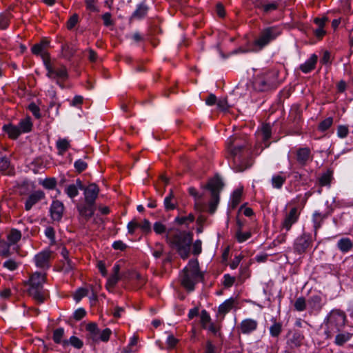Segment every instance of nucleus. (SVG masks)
<instances>
[{"mask_svg": "<svg viewBox=\"0 0 353 353\" xmlns=\"http://www.w3.org/2000/svg\"><path fill=\"white\" fill-rule=\"evenodd\" d=\"M226 145L231 161L230 166L235 172H243L251 166L246 140L237 137H230Z\"/></svg>", "mask_w": 353, "mask_h": 353, "instance_id": "obj_1", "label": "nucleus"}, {"mask_svg": "<svg viewBox=\"0 0 353 353\" xmlns=\"http://www.w3.org/2000/svg\"><path fill=\"white\" fill-rule=\"evenodd\" d=\"M165 240L172 248L176 250L182 259L185 260L189 257L193 241L192 232L176 230L173 235L167 234Z\"/></svg>", "mask_w": 353, "mask_h": 353, "instance_id": "obj_2", "label": "nucleus"}, {"mask_svg": "<svg viewBox=\"0 0 353 353\" xmlns=\"http://www.w3.org/2000/svg\"><path fill=\"white\" fill-rule=\"evenodd\" d=\"M346 322L347 316L344 311L339 309L331 310L324 320L327 339H330L334 334L341 332Z\"/></svg>", "mask_w": 353, "mask_h": 353, "instance_id": "obj_3", "label": "nucleus"}, {"mask_svg": "<svg viewBox=\"0 0 353 353\" xmlns=\"http://www.w3.org/2000/svg\"><path fill=\"white\" fill-rule=\"evenodd\" d=\"M203 274L199 270L197 259L190 260L189 267L184 268L181 275V285L188 291H193L195 285L203 279Z\"/></svg>", "mask_w": 353, "mask_h": 353, "instance_id": "obj_4", "label": "nucleus"}, {"mask_svg": "<svg viewBox=\"0 0 353 353\" xmlns=\"http://www.w3.org/2000/svg\"><path fill=\"white\" fill-rule=\"evenodd\" d=\"M46 274L36 272L30 275L27 283L29 288L27 292L38 303H42L45 301L46 292L43 289Z\"/></svg>", "mask_w": 353, "mask_h": 353, "instance_id": "obj_5", "label": "nucleus"}, {"mask_svg": "<svg viewBox=\"0 0 353 353\" xmlns=\"http://www.w3.org/2000/svg\"><path fill=\"white\" fill-rule=\"evenodd\" d=\"M43 61L48 71L47 76L51 79H57V83L63 88V85L60 83V80L65 81L68 77L65 66L56 61H52L47 54L43 55Z\"/></svg>", "mask_w": 353, "mask_h": 353, "instance_id": "obj_6", "label": "nucleus"}, {"mask_svg": "<svg viewBox=\"0 0 353 353\" xmlns=\"http://www.w3.org/2000/svg\"><path fill=\"white\" fill-rule=\"evenodd\" d=\"M223 183L221 179L216 176L209 181V182L203 187L205 189L210 192L211 199L209 203L208 212L212 214L216 210L217 205L220 200V192L223 188Z\"/></svg>", "mask_w": 353, "mask_h": 353, "instance_id": "obj_7", "label": "nucleus"}, {"mask_svg": "<svg viewBox=\"0 0 353 353\" xmlns=\"http://www.w3.org/2000/svg\"><path fill=\"white\" fill-rule=\"evenodd\" d=\"M281 34V30L278 26H270L263 29L254 41V44L260 50L275 40Z\"/></svg>", "mask_w": 353, "mask_h": 353, "instance_id": "obj_8", "label": "nucleus"}, {"mask_svg": "<svg viewBox=\"0 0 353 353\" xmlns=\"http://www.w3.org/2000/svg\"><path fill=\"white\" fill-rule=\"evenodd\" d=\"M53 252L50 250H45L34 256L35 264L37 267L47 270L50 267V261L53 259Z\"/></svg>", "mask_w": 353, "mask_h": 353, "instance_id": "obj_9", "label": "nucleus"}, {"mask_svg": "<svg viewBox=\"0 0 353 353\" xmlns=\"http://www.w3.org/2000/svg\"><path fill=\"white\" fill-rule=\"evenodd\" d=\"M312 240L310 234L303 233L296 238L294 243L295 252L301 254L305 252L307 249L311 245Z\"/></svg>", "mask_w": 353, "mask_h": 353, "instance_id": "obj_10", "label": "nucleus"}, {"mask_svg": "<svg viewBox=\"0 0 353 353\" xmlns=\"http://www.w3.org/2000/svg\"><path fill=\"white\" fill-rule=\"evenodd\" d=\"M299 216V213L298 212V208L296 207L291 208L290 212L285 215L281 223V229H284L286 232H288L291 229L292 225L297 222Z\"/></svg>", "mask_w": 353, "mask_h": 353, "instance_id": "obj_11", "label": "nucleus"}, {"mask_svg": "<svg viewBox=\"0 0 353 353\" xmlns=\"http://www.w3.org/2000/svg\"><path fill=\"white\" fill-rule=\"evenodd\" d=\"M296 159L300 165H306L308 161H312L310 149L307 147L299 148L296 152Z\"/></svg>", "mask_w": 353, "mask_h": 353, "instance_id": "obj_12", "label": "nucleus"}, {"mask_svg": "<svg viewBox=\"0 0 353 353\" xmlns=\"http://www.w3.org/2000/svg\"><path fill=\"white\" fill-rule=\"evenodd\" d=\"M258 327V322L252 319H246L241 321L237 329L243 334H249L255 331Z\"/></svg>", "mask_w": 353, "mask_h": 353, "instance_id": "obj_13", "label": "nucleus"}, {"mask_svg": "<svg viewBox=\"0 0 353 353\" xmlns=\"http://www.w3.org/2000/svg\"><path fill=\"white\" fill-rule=\"evenodd\" d=\"M22 120H21L17 125L9 123L3 126L2 130L5 132L8 137L11 139H17L21 133Z\"/></svg>", "mask_w": 353, "mask_h": 353, "instance_id": "obj_14", "label": "nucleus"}, {"mask_svg": "<svg viewBox=\"0 0 353 353\" xmlns=\"http://www.w3.org/2000/svg\"><path fill=\"white\" fill-rule=\"evenodd\" d=\"M63 210L64 206L62 202L58 200L53 201L50 209L52 219L59 221L63 216Z\"/></svg>", "mask_w": 353, "mask_h": 353, "instance_id": "obj_15", "label": "nucleus"}, {"mask_svg": "<svg viewBox=\"0 0 353 353\" xmlns=\"http://www.w3.org/2000/svg\"><path fill=\"white\" fill-rule=\"evenodd\" d=\"M99 188L95 183L90 184L84 190L85 202L95 203V201L98 196Z\"/></svg>", "mask_w": 353, "mask_h": 353, "instance_id": "obj_16", "label": "nucleus"}, {"mask_svg": "<svg viewBox=\"0 0 353 353\" xmlns=\"http://www.w3.org/2000/svg\"><path fill=\"white\" fill-rule=\"evenodd\" d=\"M77 210L81 216L86 219L91 218L96 210L95 203H85L84 204H79L77 206Z\"/></svg>", "mask_w": 353, "mask_h": 353, "instance_id": "obj_17", "label": "nucleus"}, {"mask_svg": "<svg viewBox=\"0 0 353 353\" xmlns=\"http://www.w3.org/2000/svg\"><path fill=\"white\" fill-rule=\"evenodd\" d=\"M189 194L194 197L195 200L194 209L199 212H201L205 209V204L201 202L203 194H199L196 188L190 187L188 188Z\"/></svg>", "mask_w": 353, "mask_h": 353, "instance_id": "obj_18", "label": "nucleus"}, {"mask_svg": "<svg viewBox=\"0 0 353 353\" xmlns=\"http://www.w3.org/2000/svg\"><path fill=\"white\" fill-rule=\"evenodd\" d=\"M45 194L41 190H37L29 195L28 197L26 203L25 208L26 210H30L33 205L37 203L39 201L44 199Z\"/></svg>", "mask_w": 353, "mask_h": 353, "instance_id": "obj_19", "label": "nucleus"}, {"mask_svg": "<svg viewBox=\"0 0 353 353\" xmlns=\"http://www.w3.org/2000/svg\"><path fill=\"white\" fill-rule=\"evenodd\" d=\"M148 7L144 3H141L139 4L137 7V9L132 13L131 17H130V22H132L134 19H141L145 17L148 13Z\"/></svg>", "mask_w": 353, "mask_h": 353, "instance_id": "obj_20", "label": "nucleus"}, {"mask_svg": "<svg viewBox=\"0 0 353 353\" xmlns=\"http://www.w3.org/2000/svg\"><path fill=\"white\" fill-rule=\"evenodd\" d=\"M331 212L332 210H330L325 214H322L318 211H315L314 212L312 215V221L315 231L321 227L323 221L331 214Z\"/></svg>", "mask_w": 353, "mask_h": 353, "instance_id": "obj_21", "label": "nucleus"}, {"mask_svg": "<svg viewBox=\"0 0 353 353\" xmlns=\"http://www.w3.org/2000/svg\"><path fill=\"white\" fill-rule=\"evenodd\" d=\"M317 60L318 57L315 54H312L310 59H308L304 63L300 65V70L303 73L310 72L315 68Z\"/></svg>", "mask_w": 353, "mask_h": 353, "instance_id": "obj_22", "label": "nucleus"}, {"mask_svg": "<svg viewBox=\"0 0 353 353\" xmlns=\"http://www.w3.org/2000/svg\"><path fill=\"white\" fill-rule=\"evenodd\" d=\"M21 231L17 229H12L10 232L7 234V243L12 246V250H16V244L21 239Z\"/></svg>", "mask_w": 353, "mask_h": 353, "instance_id": "obj_23", "label": "nucleus"}, {"mask_svg": "<svg viewBox=\"0 0 353 353\" xmlns=\"http://www.w3.org/2000/svg\"><path fill=\"white\" fill-rule=\"evenodd\" d=\"M307 303L309 307L315 312H319L323 307L322 298L319 295H313L310 296Z\"/></svg>", "mask_w": 353, "mask_h": 353, "instance_id": "obj_24", "label": "nucleus"}, {"mask_svg": "<svg viewBox=\"0 0 353 353\" xmlns=\"http://www.w3.org/2000/svg\"><path fill=\"white\" fill-rule=\"evenodd\" d=\"M304 336L303 334L299 332H295L288 340V345H290L291 348L299 347L301 345Z\"/></svg>", "mask_w": 353, "mask_h": 353, "instance_id": "obj_25", "label": "nucleus"}, {"mask_svg": "<svg viewBox=\"0 0 353 353\" xmlns=\"http://www.w3.org/2000/svg\"><path fill=\"white\" fill-rule=\"evenodd\" d=\"M256 86L259 91L265 92L276 88V85L265 79H259L256 81Z\"/></svg>", "mask_w": 353, "mask_h": 353, "instance_id": "obj_26", "label": "nucleus"}, {"mask_svg": "<svg viewBox=\"0 0 353 353\" xmlns=\"http://www.w3.org/2000/svg\"><path fill=\"white\" fill-rule=\"evenodd\" d=\"M337 248L342 252H347L353 248V243L349 238H342L338 241Z\"/></svg>", "mask_w": 353, "mask_h": 353, "instance_id": "obj_27", "label": "nucleus"}, {"mask_svg": "<svg viewBox=\"0 0 353 353\" xmlns=\"http://www.w3.org/2000/svg\"><path fill=\"white\" fill-rule=\"evenodd\" d=\"M234 302L235 300L233 298H230L225 301L222 304L219 305V313L225 315L229 312L233 307Z\"/></svg>", "mask_w": 353, "mask_h": 353, "instance_id": "obj_28", "label": "nucleus"}, {"mask_svg": "<svg viewBox=\"0 0 353 353\" xmlns=\"http://www.w3.org/2000/svg\"><path fill=\"white\" fill-rule=\"evenodd\" d=\"M335 336L334 343L338 346H343L347 342L352 336V334L349 332H337Z\"/></svg>", "mask_w": 353, "mask_h": 353, "instance_id": "obj_29", "label": "nucleus"}, {"mask_svg": "<svg viewBox=\"0 0 353 353\" xmlns=\"http://www.w3.org/2000/svg\"><path fill=\"white\" fill-rule=\"evenodd\" d=\"M12 246L10 245L6 240H0V256L8 257L12 253Z\"/></svg>", "mask_w": 353, "mask_h": 353, "instance_id": "obj_30", "label": "nucleus"}, {"mask_svg": "<svg viewBox=\"0 0 353 353\" xmlns=\"http://www.w3.org/2000/svg\"><path fill=\"white\" fill-rule=\"evenodd\" d=\"M273 324L270 327V333L272 337H278L282 332V324L276 322L275 319H272Z\"/></svg>", "mask_w": 353, "mask_h": 353, "instance_id": "obj_31", "label": "nucleus"}, {"mask_svg": "<svg viewBox=\"0 0 353 353\" xmlns=\"http://www.w3.org/2000/svg\"><path fill=\"white\" fill-rule=\"evenodd\" d=\"M174 194L172 190L170 191L168 196L164 199V206L166 211L172 210L176 208V204L172 202Z\"/></svg>", "mask_w": 353, "mask_h": 353, "instance_id": "obj_32", "label": "nucleus"}, {"mask_svg": "<svg viewBox=\"0 0 353 353\" xmlns=\"http://www.w3.org/2000/svg\"><path fill=\"white\" fill-rule=\"evenodd\" d=\"M286 181V177L281 175H274L272 178V184L274 188L280 189Z\"/></svg>", "mask_w": 353, "mask_h": 353, "instance_id": "obj_33", "label": "nucleus"}, {"mask_svg": "<svg viewBox=\"0 0 353 353\" xmlns=\"http://www.w3.org/2000/svg\"><path fill=\"white\" fill-rule=\"evenodd\" d=\"M243 192V188H238L235 190L232 195V206L233 208H236L240 203Z\"/></svg>", "mask_w": 353, "mask_h": 353, "instance_id": "obj_34", "label": "nucleus"}, {"mask_svg": "<svg viewBox=\"0 0 353 353\" xmlns=\"http://www.w3.org/2000/svg\"><path fill=\"white\" fill-rule=\"evenodd\" d=\"M280 3L281 0H276L271 3H265L263 6V12L265 14H268L274 10H277L279 8Z\"/></svg>", "mask_w": 353, "mask_h": 353, "instance_id": "obj_35", "label": "nucleus"}, {"mask_svg": "<svg viewBox=\"0 0 353 353\" xmlns=\"http://www.w3.org/2000/svg\"><path fill=\"white\" fill-rule=\"evenodd\" d=\"M194 219V214L190 213L186 216H176L174 219V222L179 225L188 224L189 223H192Z\"/></svg>", "mask_w": 353, "mask_h": 353, "instance_id": "obj_36", "label": "nucleus"}, {"mask_svg": "<svg viewBox=\"0 0 353 353\" xmlns=\"http://www.w3.org/2000/svg\"><path fill=\"white\" fill-rule=\"evenodd\" d=\"M251 236L252 233L250 232H243L240 230L236 231L235 236L239 243H243L247 241L251 237Z\"/></svg>", "mask_w": 353, "mask_h": 353, "instance_id": "obj_37", "label": "nucleus"}, {"mask_svg": "<svg viewBox=\"0 0 353 353\" xmlns=\"http://www.w3.org/2000/svg\"><path fill=\"white\" fill-rule=\"evenodd\" d=\"M307 302L304 297H299L294 303V308L296 311L302 312L306 308Z\"/></svg>", "mask_w": 353, "mask_h": 353, "instance_id": "obj_38", "label": "nucleus"}, {"mask_svg": "<svg viewBox=\"0 0 353 353\" xmlns=\"http://www.w3.org/2000/svg\"><path fill=\"white\" fill-rule=\"evenodd\" d=\"M74 168L77 172L81 173L88 168V163L83 159H78L74 163Z\"/></svg>", "mask_w": 353, "mask_h": 353, "instance_id": "obj_39", "label": "nucleus"}, {"mask_svg": "<svg viewBox=\"0 0 353 353\" xmlns=\"http://www.w3.org/2000/svg\"><path fill=\"white\" fill-rule=\"evenodd\" d=\"M57 148L62 154L70 148V143L67 139H59L57 142Z\"/></svg>", "mask_w": 353, "mask_h": 353, "instance_id": "obj_40", "label": "nucleus"}, {"mask_svg": "<svg viewBox=\"0 0 353 353\" xmlns=\"http://www.w3.org/2000/svg\"><path fill=\"white\" fill-rule=\"evenodd\" d=\"M332 117H327L319 123L318 128L320 131L325 132L332 125Z\"/></svg>", "mask_w": 353, "mask_h": 353, "instance_id": "obj_41", "label": "nucleus"}, {"mask_svg": "<svg viewBox=\"0 0 353 353\" xmlns=\"http://www.w3.org/2000/svg\"><path fill=\"white\" fill-rule=\"evenodd\" d=\"M61 50L63 56L67 59L71 58L75 52V50L72 48H71L68 43L63 44L61 46Z\"/></svg>", "mask_w": 353, "mask_h": 353, "instance_id": "obj_42", "label": "nucleus"}, {"mask_svg": "<svg viewBox=\"0 0 353 353\" xmlns=\"http://www.w3.org/2000/svg\"><path fill=\"white\" fill-rule=\"evenodd\" d=\"M64 334V330L62 327L57 328L53 332V341L59 344L62 343L61 339Z\"/></svg>", "mask_w": 353, "mask_h": 353, "instance_id": "obj_43", "label": "nucleus"}, {"mask_svg": "<svg viewBox=\"0 0 353 353\" xmlns=\"http://www.w3.org/2000/svg\"><path fill=\"white\" fill-rule=\"evenodd\" d=\"M67 195L72 199L78 195L79 191L77 190V187L74 184L69 185L65 190Z\"/></svg>", "mask_w": 353, "mask_h": 353, "instance_id": "obj_44", "label": "nucleus"}, {"mask_svg": "<svg viewBox=\"0 0 353 353\" xmlns=\"http://www.w3.org/2000/svg\"><path fill=\"white\" fill-rule=\"evenodd\" d=\"M332 179V172L327 171V172L322 174L319 178V183L322 186L327 185L330 183Z\"/></svg>", "mask_w": 353, "mask_h": 353, "instance_id": "obj_45", "label": "nucleus"}, {"mask_svg": "<svg viewBox=\"0 0 353 353\" xmlns=\"http://www.w3.org/2000/svg\"><path fill=\"white\" fill-rule=\"evenodd\" d=\"M28 109L32 113L36 119H40L41 117L40 108L34 103H31L28 106Z\"/></svg>", "mask_w": 353, "mask_h": 353, "instance_id": "obj_46", "label": "nucleus"}, {"mask_svg": "<svg viewBox=\"0 0 353 353\" xmlns=\"http://www.w3.org/2000/svg\"><path fill=\"white\" fill-rule=\"evenodd\" d=\"M42 185L46 189L52 190L56 187L57 181L54 178H48L43 181Z\"/></svg>", "mask_w": 353, "mask_h": 353, "instance_id": "obj_47", "label": "nucleus"}, {"mask_svg": "<svg viewBox=\"0 0 353 353\" xmlns=\"http://www.w3.org/2000/svg\"><path fill=\"white\" fill-rule=\"evenodd\" d=\"M69 343L71 345L77 349H81L83 345V341L75 336H72L70 338Z\"/></svg>", "mask_w": 353, "mask_h": 353, "instance_id": "obj_48", "label": "nucleus"}, {"mask_svg": "<svg viewBox=\"0 0 353 353\" xmlns=\"http://www.w3.org/2000/svg\"><path fill=\"white\" fill-rule=\"evenodd\" d=\"M271 126L270 124L265 123L262 127V134L263 136V140L267 141L271 137Z\"/></svg>", "mask_w": 353, "mask_h": 353, "instance_id": "obj_49", "label": "nucleus"}, {"mask_svg": "<svg viewBox=\"0 0 353 353\" xmlns=\"http://www.w3.org/2000/svg\"><path fill=\"white\" fill-rule=\"evenodd\" d=\"M9 14L3 13L0 14V29H6L8 26Z\"/></svg>", "mask_w": 353, "mask_h": 353, "instance_id": "obj_50", "label": "nucleus"}, {"mask_svg": "<svg viewBox=\"0 0 353 353\" xmlns=\"http://www.w3.org/2000/svg\"><path fill=\"white\" fill-rule=\"evenodd\" d=\"M32 123L31 121V118L30 116H26L25 119H23V133L29 132L32 130Z\"/></svg>", "mask_w": 353, "mask_h": 353, "instance_id": "obj_51", "label": "nucleus"}, {"mask_svg": "<svg viewBox=\"0 0 353 353\" xmlns=\"http://www.w3.org/2000/svg\"><path fill=\"white\" fill-rule=\"evenodd\" d=\"M154 231L157 234H161L166 231V227L165 225L161 223V222H155L153 225Z\"/></svg>", "mask_w": 353, "mask_h": 353, "instance_id": "obj_52", "label": "nucleus"}, {"mask_svg": "<svg viewBox=\"0 0 353 353\" xmlns=\"http://www.w3.org/2000/svg\"><path fill=\"white\" fill-rule=\"evenodd\" d=\"M210 316L208 312L205 310H202L201 313V322L203 328H207L206 323L210 322Z\"/></svg>", "mask_w": 353, "mask_h": 353, "instance_id": "obj_53", "label": "nucleus"}, {"mask_svg": "<svg viewBox=\"0 0 353 353\" xmlns=\"http://www.w3.org/2000/svg\"><path fill=\"white\" fill-rule=\"evenodd\" d=\"M79 17L77 14L72 15L67 22V28L72 30L78 23Z\"/></svg>", "mask_w": 353, "mask_h": 353, "instance_id": "obj_54", "label": "nucleus"}, {"mask_svg": "<svg viewBox=\"0 0 353 353\" xmlns=\"http://www.w3.org/2000/svg\"><path fill=\"white\" fill-rule=\"evenodd\" d=\"M112 331L110 328L104 329L101 332H100L99 341L101 340L103 342H107L109 340Z\"/></svg>", "mask_w": 353, "mask_h": 353, "instance_id": "obj_55", "label": "nucleus"}, {"mask_svg": "<svg viewBox=\"0 0 353 353\" xmlns=\"http://www.w3.org/2000/svg\"><path fill=\"white\" fill-rule=\"evenodd\" d=\"M201 244H202V242L199 239L196 240L194 241V243H193L192 254L194 255H199L201 252V251H202Z\"/></svg>", "mask_w": 353, "mask_h": 353, "instance_id": "obj_56", "label": "nucleus"}, {"mask_svg": "<svg viewBox=\"0 0 353 353\" xmlns=\"http://www.w3.org/2000/svg\"><path fill=\"white\" fill-rule=\"evenodd\" d=\"M88 290L85 288H79L74 294V299L77 301H79L83 297L88 295Z\"/></svg>", "mask_w": 353, "mask_h": 353, "instance_id": "obj_57", "label": "nucleus"}, {"mask_svg": "<svg viewBox=\"0 0 353 353\" xmlns=\"http://www.w3.org/2000/svg\"><path fill=\"white\" fill-rule=\"evenodd\" d=\"M112 14L110 12H105L102 15V19L105 26L108 27L114 24L113 21L111 19Z\"/></svg>", "mask_w": 353, "mask_h": 353, "instance_id": "obj_58", "label": "nucleus"}, {"mask_svg": "<svg viewBox=\"0 0 353 353\" xmlns=\"http://www.w3.org/2000/svg\"><path fill=\"white\" fill-rule=\"evenodd\" d=\"M349 132L348 128L345 125H339L337 129V135L340 138H345Z\"/></svg>", "mask_w": 353, "mask_h": 353, "instance_id": "obj_59", "label": "nucleus"}, {"mask_svg": "<svg viewBox=\"0 0 353 353\" xmlns=\"http://www.w3.org/2000/svg\"><path fill=\"white\" fill-rule=\"evenodd\" d=\"M86 315V312L83 308L77 309L73 314V317L76 321H80Z\"/></svg>", "mask_w": 353, "mask_h": 353, "instance_id": "obj_60", "label": "nucleus"}, {"mask_svg": "<svg viewBox=\"0 0 353 353\" xmlns=\"http://www.w3.org/2000/svg\"><path fill=\"white\" fill-rule=\"evenodd\" d=\"M235 281V278L227 274L224 275L223 285L225 288L231 287Z\"/></svg>", "mask_w": 353, "mask_h": 353, "instance_id": "obj_61", "label": "nucleus"}, {"mask_svg": "<svg viewBox=\"0 0 353 353\" xmlns=\"http://www.w3.org/2000/svg\"><path fill=\"white\" fill-rule=\"evenodd\" d=\"M139 227V223H138L135 220H132L130 221L128 224V232L131 234L134 233V231L137 228Z\"/></svg>", "mask_w": 353, "mask_h": 353, "instance_id": "obj_62", "label": "nucleus"}, {"mask_svg": "<svg viewBox=\"0 0 353 353\" xmlns=\"http://www.w3.org/2000/svg\"><path fill=\"white\" fill-rule=\"evenodd\" d=\"M10 165V163L8 159L5 157L0 158V171L3 172H6L7 169H8Z\"/></svg>", "mask_w": 353, "mask_h": 353, "instance_id": "obj_63", "label": "nucleus"}, {"mask_svg": "<svg viewBox=\"0 0 353 353\" xmlns=\"http://www.w3.org/2000/svg\"><path fill=\"white\" fill-rule=\"evenodd\" d=\"M217 107L224 111L228 109V101L226 99H221L216 102Z\"/></svg>", "mask_w": 353, "mask_h": 353, "instance_id": "obj_64", "label": "nucleus"}]
</instances>
